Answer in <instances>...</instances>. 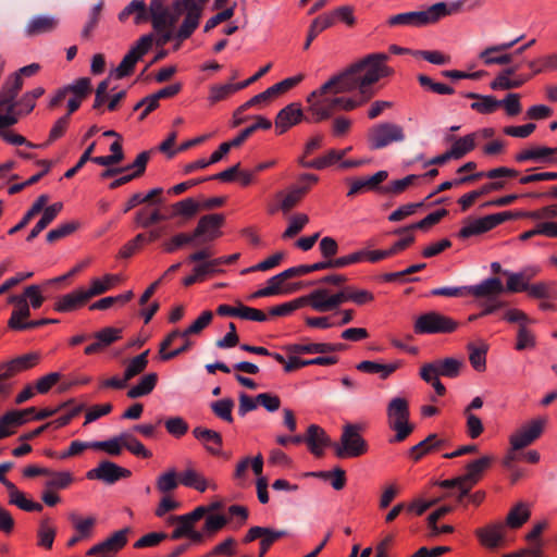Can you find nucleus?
Wrapping results in <instances>:
<instances>
[{"label":"nucleus","mask_w":557,"mask_h":557,"mask_svg":"<svg viewBox=\"0 0 557 557\" xmlns=\"http://www.w3.org/2000/svg\"><path fill=\"white\" fill-rule=\"evenodd\" d=\"M386 178L387 172L379 171L369 177L355 180L350 183V188L347 196H354L366 190L374 189L377 187L379 184H381Z\"/></svg>","instance_id":"obj_45"},{"label":"nucleus","mask_w":557,"mask_h":557,"mask_svg":"<svg viewBox=\"0 0 557 557\" xmlns=\"http://www.w3.org/2000/svg\"><path fill=\"white\" fill-rule=\"evenodd\" d=\"M309 223V216L306 213H296L288 220V226L282 234L284 239L293 238Z\"/></svg>","instance_id":"obj_63"},{"label":"nucleus","mask_w":557,"mask_h":557,"mask_svg":"<svg viewBox=\"0 0 557 557\" xmlns=\"http://www.w3.org/2000/svg\"><path fill=\"white\" fill-rule=\"evenodd\" d=\"M212 319V311H202L201 314L186 330H184L183 337L200 334L206 327H208L211 324Z\"/></svg>","instance_id":"obj_64"},{"label":"nucleus","mask_w":557,"mask_h":557,"mask_svg":"<svg viewBox=\"0 0 557 557\" xmlns=\"http://www.w3.org/2000/svg\"><path fill=\"white\" fill-rule=\"evenodd\" d=\"M512 216L510 212H498L465 222L459 231V237L469 238L488 232Z\"/></svg>","instance_id":"obj_15"},{"label":"nucleus","mask_w":557,"mask_h":557,"mask_svg":"<svg viewBox=\"0 0 557 557\" xmlns=\"http://www.w3.org/2000/svg\"><path fill=\"white\" fill-rule=\"evenodd\" d=\"M307 191L308 187H295L287 191L277 193L276 199L280 201V209L285 213L290 211L299 203Z\"/></svg>","instance_id":"obj_47"},{"label":"nucleus","mask_w":557,"mask_h":557,"mask_svg":"<svg viewBox=\"0 0 557 557\" xmlns=\"http://www.w3.org/2000/svg\"><path fill=\"white\" fill-rule=\"evenodd\" d=\"M124 448V433L108 441L94 442V449L106 451L110 456H119Z\"/></svg>","instance_id":"obj_61"},{"label":"nucleus","mask_w":557,"mask_h":557,"mask_svg":"<svg viewBox=\"0 0 557 557\" xmlns=\"http://www.w3.org/2000/svg\"><path fill=\"white\" fill-rule=\"evenodd\" d=\"M205 517V524L201 530V533L205 534V537L213 536L215 533L222 530L227 523V519L223 515H206Z\"/></svg>","instance_id":"obj_62"},{"label":"nucleus","mask_w":557,"mask_h":557,"mask_svg":"<svg viewBox=\"0 0 557 557\" xmlns=\"http://www.w3.org/2000/svg\"><path fill=\"white\" fill-rule=\"evenodd\" d=\"M41 359V355L39 352L33 351L22 356H18L8 362L1 363L2 369L4 370V375H10L11 377L15 376L18 373L27 371L36 367Z\"/></svg>","instance_id":"obj_29"},{"label":"nucleus","mask_w":557,"mask_h":557,"mask_svg":"<svg viewBox=\"0 0 557 557\" xmlns=\"http://www.w3.org/2000/svg\"><path fill=\"white\" fill-rule=\"evenodd\" d=\"M335 456L341 459L357 458L368 453L369 445L361 435V426L347 423L343 426L339 442L332 445Z\"/></svg>","instance_id":"obj_8"},{"label":"nucleus","mask_w":557,"mask_h":557,"mask_svg":"<svg viewBox=\"0 0 557 557\" xmlns=\"http://www.w3.org/2000/svg\"><path fill=\"white\" fill-rule=\"evenodd\" d=\"M202 509H194L193 511L180 515L176 520L178 523L170 535L171 540H181L187 537L194 543H200L205 540V534L195 529V524L202 518Z\"/></svg>","instance_id":"obj_13"},{"label":"nucleus","mask_w":557,"mask_h":557,"mask_svg":"<svg viewBox=\"0 0 557 557\" xmlns=\"http://www.w3.org/2000/svg\"><path fill=\"white\" fill-rule=\"evenodd\" d=\"M132 472L111 461H101L97 468L89 470L86 478L89 480H100L108 484H112L120 479L129 478Z\"/></svg>","instance_id":"obj_19"},{"label":"nucleus","mask_w":557,"mask_h":557,"mask_svg":"<svg viewBox=\"0 0 557 557\" xmlns=\"http://www.w3.org/2000/svg\"><path fill=\"white\" fill-rule=\"evenodd\" d=\"M388 60L389 57L385 53H370L338 73L350 92L357 90L352 97L359 107L374 96L372 85L394 73L387 65Z\"/></svg>","instance_id":"obj_1"},{"label":"nucleus","mask_w":557,"mask_h":557,"mask_svg":"<svg viewBox=\"0 0 557 557\" xmlns=\"http://www.w3.org/2000/svg\"><path fill=\"white\" fill-rule=\"evenodd\" d=\"M245 88V84L242 83H226L212 85L209 88L208 101L210 104H215L220 101L228 99L235 92Z\"/></svg>","instance_id":"obj_46"},{"label":"nucleus","mask_w":557,"mask_h":557,"mask_svg":"<svg viewBox=\"0 0 557 557\" xmlns=\"http://www.w3.org/2000/svg\"><path fill=\"white\" fill-rule=\"evenodd\" d=\"M405 139L404 128L394 123H380L372 126L368 132V143L371 149H381L392 143H399Z\"/></svg>","instance_id":"obj_11"},{"label":"nucleus","mask_w":557,"mask_h":557,"mask_svg":"<svg viewBox=\"0 0 557 557\" xmlns=\"http://www.w3.org/2000/svg\"><path fill=\"white\" fill-rule=\"evenodd\" d=\"M186 10L185 20L180 27L175 38L180 41L188 38L193 32L198 27L201 16V5L193 2L191 0H184L183 11Z\"/></svg>","instance_id":"obj_26"},{"label":"nucleus","mask_w":557,"mask_h":557,"mask_svg":"<svg viewBox=\"0 0 557 557\" xmlns=\"http://www.w3.org/2000/svg\"><path fill=\"white\" fill-rule=\"evenodd\" d=\"M45 94L44 87H35L26 91L17 101L16 98L9 103L0 104V129L16 124L20 116L29 114L36 107V101Z\"/></svg>","instance_id":"obj_6"},{"label":"nucleus","mask_w":557,"mask_h":557,"mask_svg":"<svg viewBox=\"0 0 557 557\" xmlns=\"http://www.w3.org/2000/svg\"><path fill=\"white\" fill-rule=\"evenodd\" d=\"M95 342L86 346L84 352L88 356L103 351L122 338V329L108 326L92 334Z\"/></svg>","instance_id":"obj_24"},{"label":"nucleus","mask_w":557,"mask_h":557,"mask_svg":"<svg viewBox=\"0 0 557 557\" xmlns=\"http://www.w3.org/2000/svg\"><path fill=\"white\" fill-rule=\"evenodd\" d=\"M48 479L45 482V487L50 490H64L69 487L73 481L74 478L70 471H52L50 470V473L46 474Z\"/></svg>","instance_id":"obj_53"},{"label":"nucleus","mask_w":557,"mask_h":557,"mask_svg":"<svg viewBox=\"0 0 557 557\" xmlns=\"http://www.w3.org/2000/svg\"><path fill=\"white\" fill-rule=\"evenodd\" d=\"M8 302L14 305V309L8 321L9 329L13 331L28 330L30 321L27 319L30 317V307L28 301H25V297L12 295L8 298Z\"/></svg>","instance_id":"obj_20"},{"label":"nucleus","mask_w":557,"mask_h":557,"mask_svg":"<svg viewBox=\"0 0 557 557\" xmlns=\"http://www.w3.org/2000/svg\"><path fill=\"white\" fill-rule=\"evenodd\" d=\"M152 44V35L141 36L124 55L123 60L114 70V72L110 74V77L114 76L115 78L120 79L128 76L133 72L135 64L151 49Z\"/></svg>","instance_id":"obj_10"},{"label":"nucleus","mask_w":557,"mask_h":557,"mask_svg":"<svg viewBox=\"0 0 557 557\" xmlns=\"http://www.w3.org/2000/svg\"><path fill=\"white\" fill-rule=\"evenodd\" d=\"M387 425L396 434L391 443L405 441L413 431V425L409 423V403L404 397H394L389 400L386 408Z\"/></svg>","instance_id":"obj_7"},{"label":"nucleus","mask_w":557,"mask_h":557,"mask_svg":"<svg viewBox=\"0 0 557 557\" xmlns=\"http://www.w3.org/2000/svg\"><path fill=\"white\" fill-rule=\"evenodd\" d=\"M149 15V9H147L144 0H133L120 12L119 21L125 23L129 17H133L134 23L139 25L147 22Z\"/></svg>","instance_id":"obj_36"},{"label":"nucleus","mask_w":557,"mask_h":557,"mask_svg":"<svg viewBox=\"0 0 557 557\" xmlns=\"http://www.w3.org/2000/svg\"><path fill=\"white\" fill-rule=\"evenodd\" d=\"M467 3L468 10H474L483 5V0H457L449 4L438 2L430 7L426 11L407 12L394 15L388 20V24L420 26L435 23L443 16L461 12Z\"/></svg>","instance_id":"obj_3"},{"label":"nucleus","mask_w":557,"mask_h":557,"mask_svg":"<svg viewBox=\"0 0 557 557\" xmlns=\"http://www.w3.org/2000/svg\"><path fill=\"white\" fill-rule=\"evenodd\" d=\"M305 443L312 455L320 458L324 454V449L331 446V440L325 431L317 424H310L307 429Z\"/></svg>","instance_id":"obj_28"},{"label":"nucleus","mask_w":557,"mask_h":557,"mask_svg":"<svg viewBox=\"0 0 557 557\" xmlns=\"http://www.w3.org/2000/svg\"><path fill=\"white\" fill-rule=\"evenodd\" d=\"M403 367L401 360H395L391 363H377L370 360L361 361L357 364V370L366 373H376L380 375L382 380L387 379L389 375H392L395 371H397L399 368Z\"/></svg>","instance_id":"obj_38"},{"label":"nucleus","mask_w":557,"mask_h":557,"mask_svg":"<svg viewBox=\"0 0 557 557\" xmlns=\"http://www.w3.org/2000/svg\"><path fill=\"white\" fill-rule=\"evenodd\" d=\"M39 69V64L32 63L11 74L1 87L0 104L12 102V100L17 97L24 85L23 77H30L35 75Z\"/></svg>","instance_id":"obj_14"},{"label":"nucleus","mask_w":557,"mask_h":557,"mask_svg":"<svg viewBox=\"0 0 557 557\" xmlns=\"http://www.w3.org/2000/svg\"><path fill=\"white\" fill-rule=\"evenodd\" d=\"M468 295L475 298H491L505 290L504 284L498 277H490L478 285L467 286Z\"/></svg>","instance_id":"obj_34"},{"label":"nucleus","mask_w":557,"mask_h":557,"mask_svg":"<svg viewBox=\"0 0 557 557\" xmlns=\"http://www.w3.org/2000/svg\"><path fill=\"white\" fill-rule=\"evenodd\" d=\"M440 373L442 376L446 377H457L462 368L465 367V362L462 359H456V358H445V359H438L436 360Z\"/></svg>","instance_id":"obj_60"},{"label":"nucleus","mask_w":557,"mask_h":557,"mask_svg":"<svg viewBox=\"0 0 557 557\" xmlns=\"http://www.w3.org/2000/svg\"><path fill=\"white\" fill-rule=\"evenodd\" d=\"M180 483V475H177L175 469L172 468L157 478L156 486L160 493L169 494L174 491Z\"/></svg>","instance_id":"obj_56"},{"label":"nucleus","mask_w":557,"mask_h":557,"mask_svg":"<svg viewBox=\"0 0 557 557\" xmlns=\"http://www.w3.org/2000/svg\"><path fill=\"white\" fill-rule=\"evenodd\" d=\"M495 458L490 455L482 456L481 458L469 462L466 466V472L459 475L463 482V492H470L471 488L482 479L484 471H486Z\"/></svg>","instance_id":"obj_23"},{"label":"nucleus","mask_w":557,"mask_h":557,"mask_svg":"<svg viewBox=\"0 0 557 557\" xmlns=\"http://www.w3.org/2000/svg\"><path fill=\"white\" fill-rule=\"evenodd\" d=\"M458 322L438 311L418 315L413 323L416 334H449L458 329Z\"/></svg>","instance_id":"obj_9"},{"label":"nucleus","mask_w":557,"mask_h":557,"mask_svg":"<svg viewBox=\"0 0 557 557\" xmlns=\"http://www.w3.org/2000/svg\"><path fill=\"white\" fill-rule=\"evenodd\" d=\"M20 412L9 411L0 418V441L13 435L23 425Z\"/></svg>","instance_id":"obj_54"},{"label":"nucleus","mask_w":557,"mask_h":557,"mask_svg":"<svg viewBox=\"0 0 557 557\" xmlns=\"http://www.w3.org/2000/svg\"><path fill=\"white\" fill-rule=\"evenodd\" d=\"M546 422L545 418H535L513 431L509 436L512 450H521L534 443L542 435Z\"/></svg>","instance_id":"obj_12"},{"label":"nucleus","mask_w":557,"mask_h":557,"mask_svg":"<svg viewBox=\"0 0 557 557\" xmlns=\"http://www.w3.org/2000/svg\"><path fill=\"white\" fill-rule=\"evenodd\" d=\"M350 90L338 74L331 76L319 88L311 91L307 98V113L312 123L329 120L336 111H352L360 108L355 98L344 96Z\"/></svg>","instance_id":"obj_2"},{"label":"nucleus","mask_w":557,"mask_h":557,"mask_svg":"<svg viewBox=\"0 0 557 557\" xmlns=\"http://www.w3.org/2000/svg\"><path fill=\"white\" fill-rule=\"evenodd\" d=\"M506 529L503 522L496 521L478 528L474 533L483 547L493 549L503 545L506 537Z\"/></svg>","instance_id":"obj_21"},{"label":"nucleus","mask_w":557,"mask_h":557,"mask_svg":"<svg viewBox=\"0 0 557 557\" xmlns=\"http://www.w3.org/2000/svg\"><path fill=\"white\" fill-rule=\"evenodd\" d=\"M58 528L50 516H42L36 529V545L39 548L50 550L57 537Z\"/></svg>","instance_id":"obj_27"},{"label":"nucleus","mask_w":557,"mask_h":557,"mask_svg":"<svg viewBox=\"0 0 557 557\" xmlns=\"http://www.w3.org/2000/svg\"><path fill=\"white\" fill-rule=\"evenodd\" d=\"M158 375L154 372L145 374L137 384L127 391V397L135 399L149 395L156 387Z\"/></svg>","instance_id":"obj_49"},{"label":"nucleus","mask_w":557,"mask_h":557,"mask_svg":"<svg viewBox=\"0 0 557 557\" xmlns=\"http://www.w3.org/2000/svg\"><path fill=\"white\" fill-rule=\"evenodd\" d=\"M184 0H176L171 8L164 5V0H151L149 13L153 29L158 34L157 45L164 46L173 37V27L183 13Z\"/></svg>","instance_id":"obj_4"},{"label":"nucleus","mask_w":557,"mask_h":557,"mask_svg":"<svg viewBox=\"0 0 557 557\" xmlns=\"http://www.w3.org/2000/svg\"><path fill=\"white\" fill-rule=\"evenodd\" d=\"M305 119L301 104L292 102L284 107L275 116V132L277 135L286 133L293 126L299 124Z\"/></svg>","instance_id":"obj_22"},{"label":"nucleus","mask_w":557,"mask_h":557,"mask_svg":"<svg viewBox=\"0 0 557 557\" xmlns=\"http://www.w3.org/2000/svg\"><path fill=\"white\" fill-rule=\"evenodd\" d=\"M320 300L322 312L336 311L339 307L351 301L357 306H364L374 300L372 292L363 288H358L354 285H346L338 290H333L326 287H319Z\"/></svg>","instance_id":"obj_5"},{"label":"nucleus","mask_w":557,"mask_h":557,"mask_svg":"<svg viewBox=\"0 0 557 557\" xmlns=\"http://www.w3.org/2000/svg\"><path fill=\"white\" fill-rule=\"evenodd\" d=\"M129 529L124 528L111 534L101 543H98L87 550L88 556L115 557V555L127 544Z\"/></svg>","instance_id":"obj_16"},{"label":"nucleus","mask_w":557,"mask_h":557,"mask_svg":"<svg viewBox=\"0 0 557 557\" xmlns=\"http://www.w3.org/2000/svg\"><path fill=\"white\" fill-rule=\"evenodd\" d=\"M165 215L161 213L160 209L143 208L136 213L135 222L141 227H149L150 225L165 220Z\"/></svg>","instance_id":"obj_58"},{"label":"nucleus","mask_w":557,"mask_h":557,"mask_svg":"<svg viewBox=\"0 0 557 557\" xmlns=\"http://www.w3.org/2000/svg\"><path fill=\"white\" fill-rule=\"evenodd\" d=\"M519 40L520 38L510 42L486 47L480 52L479 58L485 65H506L512 61V54L505 51L513 47Z\"/></svg>","instance_id":"obj_25"},{"label":"nucleus","mask_w":557,"mask_h":557,"mask_svg":"<svg viewBox=\"0 0 557 557\" xmlns=\"http://www.w3.org/2000/svg\"><path fill=\"white\" fill-rule=\"evenodd\" d=\"M59 25V18L53 15H37L28 21L24 28L27 37H35L54 30Z\"/></svg>","instance_id":"obj_32"},{"label":"nucleus","mask_w":557,"mask_h":557,"mask_svg":"<svg viewBox=\"0 0 557 557\" xmlns=\"http://www.w3.org/2000/svg\"><path fill=\"white\" fill-rule=\"evenodd\" d=\"M9 503L15 505L20 509L28 512H40L42 505L40 503L28 499L23 492H21L15 484L8 485Z\"/></svg>","instance_id":"obj_43"},{"label":"nucleus","mask_w":557,"mask_h":557,"mask_svg":"<svg viewBox=\"0 0 557 557\" xmlns=\"http://www.w3.org/2000/svg\"><path fill=\"white\" fill-rule=\"evenodd\" d=\"M476 135L468 134L463 137L457 138L453 141L450 147V152L453 154V159L459 160L465 157L467 153L472 151L476 146Z\"/></svg>","instance_id":"obj_52"},{"label":"nucleus","mask_w":557,"mask_h":557,"mask_svg":"<svg viewBox=\"0 0 557 557\" xmlns=\"http://www.w3.org/2000/svg\"><path fill=\"white\" fill-rule=\"evenodd\" d=\"M531 517V508L527 503H518L515 505L508 512L506 517V522L504 523L506 528L509 529H520Z\"/></svg>","instance_id":"obj_44"},{"label":"nucleus","mask_w":557,"mask_h":557,"mask_svg":"<svg viewBox=\"0 0 557 557\" xmlns=\"http://www.w3.org/2000/svg\"><path fill=\"white\" fill-rule=\"evenodd\" d=\"M516 69H507L500 72L490 84L491 89L493 90H509L521 87L527 81L525 78H511Z\"/></svg>","instance_id":"obj_42"},{"label":"nucleus","mask_w":557,"mask_h":557,"mask_svg":"<svg viewBox=\"0 0 557 557\" xmlns=\"http://www.w3.org/2000/svg\"><path fill=\"white\" fill-rule=\"evenodd\" d=\"M123 281L120 274H106L102 277H95L90 281L89 288L85 289L89 298L101 295Z\"/></svg>","instance_id":"obj_40"},{"label":"nucleus","mask_w":557,"mask_h":557,"mask_svg":"<svg viewBox=\"0 0 557 557\" xmlns=\"http://www.w3.org/2000/svg\"><path fill=\"white\" fill-rule=\"evenodd\" d=\"M148 356L149 349L123 362L125 367L124 375L126 376V380H128V382L146 370L148 366Z\"/></svg>","instance_id":"obj_48"},{"label":"nucleus","mask_w":557,"mask_h":557,"mask_svg":"<svg viewBox=\"0 0 557 557\" xmlns=\"http://www.w3.org/2000/svg\"><path fill=\"white\" fill-rule=\"evenodd\" d=\"M539 272L535 268L527 269L519 273H507L508 280L506 284V290L509 293L525 292L528 288L529 281L536 275Z\"/></svg>","instance_id":"obj_41"},{"label":"nucleus","mask_w":557,"mask_h":557,"mask_svg":"<svg viewBox=\"0 0 557 557\" xmlns=\"http://www.w3.org/2000/svg\"><path fill=\"white\" fill-rule=\"evenodd\" d=\"M67 519L77 533H79L82 536H85L86 539L90 537L92 529L96 524L95 517H82L76 511H71L67 515Z\"/></svg>","instance_id":"obj_51"},{"label":"nucleus","mask_w":557,"mask_h":557,"mask_svg":"<svg viewBox=\"0 0 557 557\" xmlns=\"http://www.w3.org/2000/svg\"><path fill=\"white\" fill-rule=\"evenodd\" d=\"M225 222V218L221 213H212L203 215L199 219L196 228L194 230V237L201 238V242H213L221 237V227Z\"/></svg>","instance_id":"obj_17"},{"label":"nucleus","mask_w":557,"mask_h":557,"mask_svg":"<svg viewBox=\"0 0 557 557\" xmlns=\"http://www.w3.org/2000/svg\"><path fill=\"white\" fill-rule=\"evenodd\" d=\"M345 157V151H337V149H330L323 156L311 161H305L304 158L298 159V163L308 169L323 170L330 168L337 162L342 161Z\"/></svg>","instance_id":"obj_39"},{"label":"nucleus","mask_w":557,"mask_h":557,"mask_svg":"<svg viewBox=\"0 0 557 557\" xmlns=\"http://www.w3.org/2000/svg\"><path fill=\"white\" fill-rule=\"evenodd\" d=\"M333 25V17L332 16H324L323 14L315 17L308 30L307 40L304 45V49L308 50L311 42L315 39V37L325 30L326 28L331 27Z\"/></svg>","instance_id":"obj_55"},{"label":"nucleus","mask_w":557,"mask_h":557,"mask_svg":"<svg viewBox=\"0 0 557 557\" xmlns=\"http://www.w3.org/2000/svg\"><path fill=\"white\" fill-rule=\"evenodd\" d=\"M557 153V148H548V147H532L524 150H521L516 154L515 159L518 162L524 161H545L550 156Z\"/></svg>","instance_id":"obj_50"},{"label":"nucleus","mask_w":557,"mask_h":557,"mask_svg":"<svg viewBox=\"0 0 557 557\" xmlns=\"http://www.w3.org/2000/svg\"><path fill=\"white\" fill-rule=\"evenodd\" d=\"M467 350L471 367L479 373L484 372L486 370V355L488 351L487 343L484 341L470 342L467 344Z\"/></svg>","instance_id":"obj_37"},{"label":"nucleus","mask_w":557,"mask_h":557,"mask_svg":"<svg viewBox=\"0 0 557 557\" xmlns=\"http://www.w3.org/2000/svg\"><path fill=\"white\" fill-rule=\"evenodd\" d=\"M193 434L203 444L208 453L214 456L221 455L223 442L219 432L198 426L193 430Z\"/></svg>","instance_id":"obj_35"},{"label":"nucleus","mask_w":557,"mask_h":557,"mask_svg":"<svg viewBox=\"0 0 557 557\" xmlns=\"http://www.w3.org/2000/svg\"><path fill=\"white\" fill-rule=\"evenodd\" d=\"M89 299L86 290L78 288L59 297L54 302V310L58 312H71L85 305Z\"/></svg>","instance_id":"obj_33"},{"label":"nucleus","mask_w":557,"mask_h":557,"mask_svg":"<svg viewBox=\"0 0 557 557\" xmlns=\"http://www.w3.org/2000/svg\"><path fill=\"white\" fill-rule=\"evenodd\" d=\"M180 482L186 487L195 488L196 491L203 493L207 490H218V484L210 479H207L202 473L198 472L194 468H187L180 474Z\"/></svg>","instance_id":"obj_30"},{"label":"nucleus","mask_w":557,"mask_h":557,"mask_svg":"<svg viewBox=\"0 0 557 557\" xmlns=\"http://www.w3.org/2000/svg\"><path fill=\"white\" fill-rule=\"evenodd\" d=\"M502 107V102L494 96L483 95L478 101H473L470 108L481 114H492Z\"/></svg>","instance_id":"obj_57"},{"label":"nucleus","mask_w":557,"mask_h":557,"mask_svg":"<svg viewBox=\"0 0 557 557\" xmlns=\"http://www.w3.org/2000/svg\"><path fill=\"white\" fill-rule=\"evenodd\" d=\"M103 7H104V1L103 0H99L90 9V12H89V15H88V21L86 22L85 26L82 29V37L84 39H89L91 37L94 30L96 29V27H97V25H98V23L100 21Z\"/></svg>","instance_id":"obj_59"},{"label":"nucleus","mask_w":557,"mask_h":557,"mask_svg":"<svg viewBox=\"0 0 557 557\" xmlns=\"http://www.w3.org/2000/svg\"><path fill=\"white\" fill-rule=\"evenodd\" d=\"M344 348L342 344H332V343H297L290 344L286 347V350L292 355H301V354H327L339 351Z\"/></svg>","instance_id":"obj_31"},{"label":"nucleus","mask_w":557,"mask_h":557,"mask_svg":"<svg viewBox=\"0 0 557 557\" xmlns=\"http://www.w3.org/2000/svg\"><path fill=\"white\" fill-rule=\"evenodd\" d=\"M306 305L317 312H322L319 288L313 289L306 296L272 307L269 313L273 317H285Z\"/></svg>","instance_id":"obj_18"}]
</instances>
